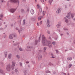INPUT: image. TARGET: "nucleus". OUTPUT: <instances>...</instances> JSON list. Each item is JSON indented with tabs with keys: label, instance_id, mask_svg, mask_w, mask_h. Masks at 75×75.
<instances>
[{
	"label": "nucleus",
	"instance_id": "obj_1",
	"mask_svg": "<svg viewBox=\"0 0 75 75\" xmlns=\"http://www.w3.org/2000/svg\"><path fill=\"white\" fill-rule=\"evenodd\" d=\"M42 42L43 45L47 46L50 48L52 47L51 42L50 41L46 40L45 39V37L44 35H42Z\"/></svg>",
	"mask_w": 75,
	"mask_h": 75
},
{
	"label": "nucleus",
	"instance_id": "obj_2",
	"mask_svg": "<svg viewBox=\"0 0 75 75\" xmlns=\"http://www.w3.org/2000/svg\"><path fill=\"white\" fill-rule=\"evenodd\" d=\"M10 1L13 3H18V6L19 4V3H20L19 0H11Z\"/></svg>",
	"mask_w": 75,
	"mask_h": 75
},
{
	"label": "nucleus",
	"instance_id": "obj_3",
	"mask_svg": "<svg viewBox=\"0 0 75 75\" xmlns=\"http://www.w3.org/2000/svg\"><path fill=\"white\" fill-rule=\"evenodd\" d=\"M12 64L11 66V68L12 69H14V66H15L16 65V62L15 61H13Z\"/></svg>",
	"mask_w": 75,
	"mask_h": 75
},
{
	"label": "nucleus",
	"instance_id": "obj_4",
	"mask_svg": "<svg viewBox=\"0 0 75 75\" xmlns=\"http://www.w3.org/2000/svg\"><path fill=\"white\" fill-rule=\"evenodd\" d=\"M61 22H59L56 25V27L57 28H59L61 27Z\"/></svg>",
	"mask_w": 75,
	"mask_h": 75
},
{
	"label": "nucleus",
	"instance_id": "obj_5",
	"mask_svg": "<svg viewBox=\"0 0 75 75\" xmlns=\"http://www.w3.org/2000/svg\"><path fill=\"white\" fill-rule=\"evenodd\" d=\"M37 7L39 9V11L40 13H41L42 12V8H41V6H39L38 4L37 5Z\"/></svg>",
	"mask_w": 75,
	"mask_h": 75
},
{
	"label": "nucleus",
	"instance_id": "obj_6",
	"mask_svg": "<svg viewBox=\"0 0 75 75\" xmlns=\"http://www.w3.org/2000/svg\"><path fill=\"white\" fill-rule=\"evenodd\" d=\"M46 24L48 27L49 28L50 27V21L48 19L47 20Z\"/></svg>",
	"mask_w": 75,
	"mask_h": 75
},
{
	"label": "nucleus",
	"instance_id": "obj_7",
	"mask_svg": "<svg viewBox=\"0 0 75 75\" xmlns=\"http://www.w3.org/2000/svg\"><path fill=\"white\" fill-rule=\"evenodd\" d=\"M17 9V8H12L10 9V11L11 13H14L15 11H16V10Z\"/></svg>",
	"mask_w": 75,
	"mask_h": 75
},
{
	"label": "nucleus",
	"instance_id": "obj_8",
	"mask_svg": "<svg viewBox=\"0 0 75 75\" xmlns=\"http://www.w3.org/2000/svg\"><path fill=\"white\" fill-rule=\"evenodd\" d=\"M70 15H71V12H69L67 13V16H66V17L69 18V19H70V18H71Z\"/></svg>",
	"mask_w": 75,
	"mask_h": 75
},
{
	"label": "nucleus",
	"instance_id": "obj_9",
	"mask_svg": "<svg viewBox=\"0 0 75 75\" xmlns=\"http://www.w3.org/2000/svg\"><path fill=\"white\" fill-rule=\"evenodd\" d=\"M10 65H8L7 66V67H6V69L7 71H10Z\"/></svg>",
	"mask_w": 75,
	"mask_h": 75
},
{
	"label": "nucleus",
	"instance_id": "obj_10",
	"mask_svg": "<svg viewBox=\"0 0 75 75\" xmlns=\"http://www.w3.org/2000/svg\"><path fill=\"white\" fill-rule=\"evenodd\" d=\"M61 8H59L57 9L56 11V13H61Z\"/></svg>",
	"mask_w": 75,
	"mask_h": 75
},
{
	"label": "nucleus",
	"instance_id": "obj_11",
	"mask_svg": "<svg viewBox=\"0 0 75 75\" xmlns=\"http://www.w3.org/2000/svg\"><path fill=\"white\" fill-rule=\"evenodd\" d=\"M13 35V34H11L9 35V38H10V39H13V36H12Z\"/></svg>",
	"mask_w": 75,
	"mask_h": 75
},
{
	"label": "nucleus",
	"instance_id": "obj_12",
	"mask_svg": "<svg viewBox=\"0 0 75 75\" xmlns=\"http://www.w3.org/2000/svg\"><path fill=\"white\" fill-rule=\"evenodd\" d=\"M3 14L2 13L0 15V20H1V18H3Z\"/></svg>",
	"mask_w": 75,
	"mask_h": 75
},
{
	"label": "nucleus",
	"instance_id": "obj_13",
	"mask_svg": "<svg viewBox=\"0 0 75 75\" xmlns=\"http://www.w3.org/2000/svg\"><path fill=\"white\" fill-rule=\"evenodd\" d=\"M30 13L32 14H34V11L33 9H32L30 11Z\"/></svg>",
	"mask_w": 75,
	"mask_h": 75
},
{
	"label": "nucleus",
	"instance_id": "obj_14",
	"mask_svg": "<svg viewBox=\"0 0 75 75\" xmlns=\"http://www.w3.org/2000/svg\"><path fill=\"white\" fill-rule=\"evenodd\" d=\"M8 58L9 59H11V54H8Z\"/></svg>",
	"mask_w": 75,
	"mask_h": 75
},
{
	"label": "nucleus",
	"instance_id": "obj_15",
	"mask_svg": "<svg viewBox=\"0 0 75 75\" xmlns=\"http://www.w3.org/2000/svg\"><path fill=\"white\" fill-rule=\"evenodd\" d=\"M16 30H18V32L19 33H20V32H21V30H22V29H21V31H20V30H18V28H16Z\"/></svg>",
	"mask_w": 75,
	"mask_h": 75
},
{
	"label": "nucleus",
	"instance_id": "obj_16",
	"mask_svg": "<svg viewBox=\"0 0 75 75\" xmlns=\"http://www.w3.org/2000/svg\"><path fill=\"white\" fill-rule=\"evenodd\" d=\"M24 72L25 73V75L28 74V73L27 72V70H24Z\"/></svg>",
	"mask_w": 75,
	"mask_h": 75
},
{
	"label": "nucleus",
	"instance_id": "obj_17",
	"mask_svg": "<svg viewBox=\"0 0 75 75\" xmlns=\"http://www.w3.org/2000/svg\"><path fill=\"white\" fill-rule=\"evenodd\" d=\"M27 48H28V49L29 50H30V49H33V47H30V46H28L27 47Z\"/></svg>",
	"mask_w": 75,
	"mask_h": 75
},
{
	"label": "nucleus",
	"instance_id": "obj_18",
	"mask_svg": "<svg viewBox=\"0 0 75 75\" xmlns=\"http://www.w3.org/2000/svg\"><path fill=\"white\" fill-rule=\"evenodd\" d=\"M64 19H65V22H66V23H68V20L67 19L66 17H64Z\"/></svg>",
	"mask_w": 75,
	"mask_h": 75
},
{
	"label": "nucleus",
	"instance_id": "obj_19",
	"mask_svg": "<svg viewBox=\"0 0 75 75\" xmlns=\"http://www.w3.org/2000/svg\"><path fill=\"white\" fill-rule=\"evenodd\" d=\"M67 59L69 61V60H70V61H71V60H72V57H68L67 58Z\"/></svg>",
	"mask_w": 75,
	"mask_h": 75
},
{
	"label": "nucleus",
	"instance_id": "obj_20",
	"mask_svg": "<svg viewBox=\"0 0 75 75\" xmlns=\"http://www.w3.org/2000/svg\"><path fill=\"white\" fill-rule=\"evenodd\" d=\"M53 1V0H49L48 2L49 3H50V4H51V3H52V1Z\"/></svg>",
	"mask_w": 75,
	"mask_h": 75
},
{
	"label": "nucleus",
	"instance_id": "obj_21",
	"mask_svg": "<svg viewBox=\"0 0 75 75\" xmlns=\"http://www.w3.org/2000/svg\"><path fill=\"white\" fill-rule=\"evenodd\" d=\"M74 15H75V14L74 13H72L71 15V17L72 18H74Z\"/></svg>",
	"mask_w": 75,
	"mask_h": 75
},
{
	"label": "nucleus",
	"instance_id": "obj_22",
	"mask_svg": "<svg viewBox=\"0 0 75 75\" xmlns=\"http://www.w3.org/2000/svg\"><path fill=\"white\" fill-rule=\"evenodd\" d=\"M42 58V55H40L39 57H38L39 59H41Z\"/></svg>",
	"mask_w": 75,
	"mask_h": 75
},
{
	"label": "nucleus",
	"instance_id": "obj_23",
	"mask_svg": "<svg viewBox=\"0 0 75 75\" xmlns=\"http://www.w3.org/2000/svg\"><path fill=\"white\" fill-rule=\"evenodd\" d=\"M0 72L1 73V74H4V72H3V70H0Z\"/></svg>",
	"mask_w": 75,
	"mask_h": 75
},
{
	"label": "nucleus",
	"instance_id": "obj_24",
	"mask_svg": "<svg viewBox=\"0 0 75 75\" xmlns=\"http://www.w3.org/2000/svg\"><path fill=\"white\" fill-rule=\"evenodd\" d=\"M38 42V40H35V43L34 44L35 45H37Z\"/></svg>",
	"mask_w": 75,
	"mask_h": 75
},
{
	"label": "nucleus",
	"instance_id": "obj_25",
	"mask_svg": "<svg viewBox=\"0 0 75 75\" xmlns=\"http://www.w3.org/2000/svg\"><path fill=\"white\" fill-rule=\"evenodd\" d=\"M40 40H41V35H40V36L39 38V39H38L39 42H40Z\"/></svg>",
	"mask_w": 75,
	"mask_h": 75
},
{
	"label": "nucleus",
	"instance_id": "obj_26",
	"mask_svg": "<svg viewBox=\"0 0 75 75\" xmlns=\"http://www.w3.org/2000/svg\"><path fill=\"white\" fill-rule=\"evenodd\" d=\"M24 9H21V13H23L24 12Z\"/></svg>",
	"mask_w": 75,
	"mask_h": 75
},
{
	"label": "nucleus",
	"instance_id": "obj_27",
	"mask_svg": "<svg viewBox=\"0 0 75 75\" xmlns=\"http://www.w3.org/2000/svg\"><path fill=\"white\" fill-rule=\"evenodd\" d=\"M59 32H61V33H62V32H63V30H62L61 29H60L59 30Z\"/></svg>",
	"mask_w": 75,
	"mask_h": 75
},
{
	"label": "nucleus",
	"instance_id": "obj_28",
	"mask_svg": "<svg viewBox=\"0 0 75 75\" xmlns=\"http://www.w3.org/2000/svg\"><path fill=\"white\" fill-rule=\"evenodd\" d=\"M71 67H72V64H69V68H71Z\"/></svg>",
	"mask_w": 75,
	"mask_h": 75
},
{
	"label": "nucleus",
	"instance_id": "obj_29",
	"mask_svg": "<svg viewBox=\"0 0 75 75\" xmlns=\"http://www.w3.org/2000/svg\"><path fill=\"white\" fill-rule=\"evenodd\" d=\"M16 57L17 58H18V59H20V56L18 55H16Z\"/></svg>",
	"mask_w": 75,
	"mask_h": 75
},
{
	"label": "nucleus",
	"instance_id": "obj_30",
	"mask_svg": "<svg viewBox=\"0 0 75 75\" xmlns=\"http://www.w3.org/2000/svg\"><path fill=\"white\" fill-rule=\"evenodd\" d=\"M47 47H44L43 50H44V51H46V50H47Z\"/></svg>",
	"mask_w": 75,
	"mask_h": 75
},
{
	"label": "nucleus",
	"instance_id": "obj_31",
	"mask_svg": "<svg viewBox=\"0 0 75 75\" xmlns=\"http://www.w3.org/2000/svg\"><path fill=\"white\" fill-rule=\"evenodd\" d=\"M47 33L49 34H50V31L48 30H47Z\"/></svg>",
	"mask_w": 75,
	"mask_h": 75
},
{
	"label": "nucleus",
	"instance_id": "obj_32",
	"mask_svg": "<svg viewBox=\"0 0 75 75\" xmlns=\"http://www.w3.org/2000/svg\"><path fill=\"white\" fill-rule=\"evenodd\" d=\"M15 72H18V70H17V69H15Z\"/></svg>",
	"mask_w": 75,
	"mask_h": 75
},
{
	"label": "nucleus",
	"instance_id": "obj_33",
	"mask_svg": "<svg viewBox=\"0 0 75 75\" xmlns=\"http://www.w3.org/2000/svg\"><path fill=\"white\" fill-rule=\"evenodd\" d=\"M56 53L57 54H58L59 53V52H58V50H56Z\"/></svg>",
	"mask_w": 75,
	"mask_h": 75
},
{
	"label": "nucleus",
	"instance_id": "obj_34",
	"mask_svg": "<svg viewBox=\"0 0 75 75\" xmlns=\"http://www.w3.org/2000/svg\"><path fill=\"white\" fill-rule=\"evenodd\" d=\"M1 1V3H6V1H4L3 0H2Z\"/></svg>",
	"mask_w": 75,
	"mask_h": 75
},
{
	"label": "nucleus",
	"instance_id": "obj_35",
	"mask_svg": "<svg viewBox=\"0 0 75 75\" xmlns=\"http://www.w3.org/2000/svg\"><path fill=\"white\" fill-rule=\"evenodd\" d=\"M52 44H53V45H55V42H52Z\"/></svg>",
	"mask_w": 75,
	"mask_h": 75
},
{
	"label": "nucleus",
	"instance_id": "obj_36",
	"mask_svg": "<svg viewBox=\"0 0 75 75\" xmlns=\"http://www.w3.org/2000/svg\"><path fill=\"white\" fill-rule=\"evenodd\" d=\"M20 65L21 67H22V66H23V63H20Z\"/></svg>",
	"mask_w": 75,
	"mask_h": 75
},
{
	"label": "nucleus",
	"instance_id": "obj_37",
	"mask_svg": "<svg viewBox=\"0 0 75 75\" xmlns=\"http://www.w3.org/2000/svg\"><path fill=\"white\" fill-rule=\"evenodd\" d=\"M46 73H50V71H46Z\"/></svg>",
	"mask_w": 75,
	"mask_h": 75
},
{
	"label": "nucleus",
	"instance_id": "obj_38",
	"mask_svg": "<svg viewBox=\"0 0 75 75\" xmlns=\"http://www.w3.org/2000/svg\"><path fill=\"white\" fill-rule=\"evenodd\" d=\"M38 19L39 20H41V18L40 17H38Z\"/></svg>",
	"mask_w": 75,
	"mask_h": 75
},
{
	"label": "nucleus",
	"instance_id": "obj_39",
	"mask_svg": "<svg viewBox=\"0 0 75 75\" xmlns=\"http://www.w3.org/2000/svg\"><path fill=\"white\" fill-rule=\"evenodd\" d=\"M42 14L43 16H44L45 15V12L44 11H43L42 12Z\"/></svg>",
	"mask_w": 75,
	"mask_h": 75
},
{
	"label": "nucleus",
	"instance_id": "obj_40",
	"mask_svg": "<svg viewBox=\"0 0 75 75\" xmlns=\"http://www.w3.org/2000/svg\"><path fill=\"white\" fill-rule=\"evenodd\" d=\"M12 34H13V37H16V35L14 34V33Z\"/></svg>",
	"mask_w": 75,
	"mask_h": 75
},
{
	"label": "nucleus",
	"instance_id": "obj_41",
	"mask_svg": "<svg viewBox=\"0 0 75 75\" xmlns=\"http://www.w3.org/2000/svg\"><path fill=\"white\" fill-rule=\"evenodd\" d=\"M19 50H20V51H23V50L22 49V48H19Z\"/></svg>",
	"mask_w": 75,
	"mask_h": 75
},
{
	"label": "nucleus",
	"instance_id": "obj_42",
	"mask_svg": "<svg viewBox=\"0 0 75 75\" xmlns=\"http://www.w3.org/2000/svg\"><path fill=\"white\" fill-rule=\"evenodd\" d=\"M25 20H23V25H24L25 24Z\"/></svg>",
	"mask_w": 75,
	"mask_h": 75
},
{
	"label": "nucleus",
	"instance_id": "obj_43",
	"mask_svg": "<svg viewBox=\"0 0 75 75\" xmlns=\"http://www.w3.org/2000/svg\"><path fill=\"white\" fill-rule=\"evenodd\" d=\"M41 2L42 3L43 2H44L45 1H44V0H41Z\"/></svg>",
	"mask_w": 75,
	"mask_h": 75
},
{
	"label": "nucleus",
	"instance_id": "obj_44",
	"mask_svg": "<svg viewBox=\"0 0 75 75\" xmlns=\"http://www.w3.org/2000/svg\"><path fill=\"white\" fill-rule=\"evenodd\" d=\"M42 21H41L40 22V24H42Z\"/></svg>",
	"mask_w": 75,
	"mask_h": 75
},
{
	"label": "nucleus",
	"instance_id": "obj_45",
	"mask_svg": "<svg viewBox=\"0 0 75 75\" xmlns=\"http://www.w3.org/2000/svg\"><path fill=\"white\" fill-rule=\"evenodd\" d=\"M3 28H0V30H3Z\"/></svg>",
	"mask_w": 75,
	"mask_h": 75
},
{
	"label": "nucleus",
	"instance_id": "obj_46",
	"mask_svg": "<svg viewBox=\"0 0 75 75\" xmlns=\"http://www.w3.org/2000/svg\"><path fill=\"white\" fill-rule=\"evenodd\" d=\"M17 45V44H14V46H16V45Z\"/></svg>",
	"mask_w": 75,
	"mask_h": 75
},
{
	"label": "nucleus",
	"instance_id": "obj_47",
	"mask_svg": "<svg viewBox=\"0 0 75 75\" xmlns=\"http://www.w3.org/2000/svg\"><path fill=\"white\" fill-rule=\"evenodd\" d=\"M64 35L62 33V34H60L61 36H62V35Z\"/></svg>",
	"mask_w": 75,
	"mask_h": 75
},
{
	"label": "nucleus",
	"instance_id": "obj_48",
	"mask_svg": "<svg viewBox=\"0 0 75 75\" xmlns=\"http://www.w3.org/2000/svg\"><path fill=\"white\" fill-rule=\"evenodd\" d=\"M51 58H55V57L54 56H52L51 57Z\"/></svg>",
	"mask_w": 75,
	"mask_h": 75
},
{
	"label": "nucleus",
	"instance_id": "obj_49",
	"mask_svg": "<svg viewBox=\"0 0 75 75\" xmlns=\"http://www.w3.org/2000/svg\"><path fill=\"white\" fill-rule=\"evenodd\" d=\"M65 7L66 8H67V5H65Z\"/></svg>",
	"mask_w": 75,
	"mask_h": 75
},
{
	"label": "nucleus",
	"instance_id": "obj_50",
	"mask_svg": "<svg viewBox=\"0 0 75 75\" xmlns=\"http://www.w3.org/2000/svg\"><path fill=\"white\" fill-rule=\"evenodd\" d=\"M62 75H66V74L65 73H63L62 74Z\"/></svg>",
	"mask_w": 75,
	"mask_h": 75
},
{
	"label": "nucleus",
	"instance_id": "obj_51",
	"mask_svg": "<svg viewBox=\"0 0 75 75\" xmlns=\"http://www.w3.org/2000/svg\"><path fill=\"white\" fill-rule=\"evenodd\" d=\"M7 54H5V57H7Z\"/></svg>",
	"mask_w": 75,
	"mask_h": 75
},
{
	"label": "nucleus",
	"instance_id": "obj_52",
	"mask_svg": "<svg viewBox=\"0 0 75 75\" xmlns=\"http://www.w3.org/2000/svg\"><path fill=\"white\" fill-rule=\"evenodd\" d=\"M27 11H30V9H28L27 10Z\"/></svg>",
	"mask_w": 75,
	"mask_h": 75
},
{
	"label": "nucleus",
	"instance_id": "obj_53",
	"mask_svg": "<svg viewBox=\"0 0 75 75\" xmlns=\"http://www.w3.org/2000/svg\"><path fill=\"white\" fill-rule=\"evenodd\" d=\"M51 55H52V56H54V54H53L52 53L51 54Z\"/></svg>",
	"mask_w": 75,
	"mask_h": 75
},
{
	"label": "nucleus",
	"instance_id": "obj_54",
	"mask_svg": "<svg viewBox=\"0 0 75 75\" xmlns=\"http://www.w3.org/2000/svg\"><path fill=\"white\" fill-rule=\"evenodd\" d=\"M2 25V23H0V26H1Z\"/></svg>",
	"mask_w": 75,
	"mask_h": 75
},
{
	"label": "nucleus",
	"instance_id": "obj_55",
	"mask_svg": "<svg viewBox=\"0 0 75 75\" xmlns=\"http://www.w3.org/2000/svg\"><path fill=\"white\" fill-rule=\"evenodd\" d=\"M69 6L71 7V4H69Z\"/></svg>",
	"mask_w": 75,
	"mask_h": 75
},
{
	"label": "nucleus",
	"instance_id": "obj_56",
	"mask_svg": "<svg viewBox=\"0 0 75 75\" xmlns=\"http://www.w3.org/2000/svg\"><path fill=\"white\" fill-rule=\"evenodd\" d=\"M37 25H39V23H37Z\"/></svg>",
	"mask_w": 75,
	"mask_h": 75
},
{
	"label": "nucleus",
	"instance_id": "obj_57",
	"mask_svg": "<svg viewBox=\"0 0 75 75\" xmlns=\"http://www.w3.org/2000/svg\"><path fill=\"white\" fill-rule=\"evenodd\" d=\"M26 63H27V64H28V63H29V62H26Z\"/></svg>",
	"mask_w": 75,
	"mask_h": 75
},
{
	"label": "nucleus",
	"instance_id": "obj_58",
	"mask_svg": "<svg viewBox=\"0 0 75 75\" xmlns=\"http://www.w3.org/2000/svg\"><path fill=\"white\" fill-rule=\"evenodd\" d=\"M14 71L12 72V74H14Z\"/></svg>",
	"mask_w": 75,
	"mask_h": 75
},
{
	"label": "nucleus",
	"instance_id": "obj_59",
	"mask_svg": "<svg viewBox=\"0 0 75 75\" xmlns=\"http://www.w3.org/2000/svg\"><path fill=\"white\" fill-rule=\"evenodd\" d=\"M53 74H55V71H54V72H53Z\"/></svg>",
	"mask_w": 75,
	"mask_h": 75
},
{
	"label": "nucleus",
	"instance_id": "obj_60",
	"mask_svg": "<svg viewBox=\"0 0 75 75\" xmlns=\"http://www.w3.org/2000/svg\"><path fill=\"white\" fill-rule=\"evenodd\" d=\"M67 35H69V33H67Z\"/></svg>",
	"mask_w": 75,
	"mask_h": 75
},
{
	"label": "nucleus",
	"instance_id": "obj_61",
	"mask_svg": "<svg viewBox=\"0 0 75 75\" xmlns=\"http://www.w3.org/2000/svg\"><path fill=\"white\" fill-rule=\"evenodd\" d=\"M74 44H75V40H74Z\"/></svg>",
	"mask_w": 75,
	"mask_h": 75
},
{
	"label": "nucleus",
	"instance_id": "obj_62",
	"mask_svg": "<svg viewBox=\"0 0 75 75\" xmlns=\"http://www.w3.org/2000/svg\"><path fill=\"white\" fill-rule=\"evenodd\" d=\"M11 26L12 27H13V24H11Z\"/></svg>",
	"mask_w": 75,
	"mask_h": 75
},
{
	"label": "nucleus",
	"instance_id": "obj_63",
	"mask_svg": "<svg viewBox=\"0 0 75 75\" xmlns=\"http://www.w3.org/2000/svg\"><path fill=\"white\" fill-rule=\"evenodd\" d=\"M73 20H74V21H75V18H74L73 19Z\"/></svg>",
	"mask_w": 75,
	"mask_h": 75
},
{
	"label": "nucleus",
	"instance_id": "obj_64",
	"mask_svg": "<svg viewBox=\"0 0 75 75\" xmlns=\"http://www.w3.org/2000/svg\"><path fill=\"white\" fill-rule=\"evenodd\" d=\"M7 25H5L6 27H7Z\"/></svg>",
	"mask_w": 75,
	"mask_h": 75
}]
</instances>
